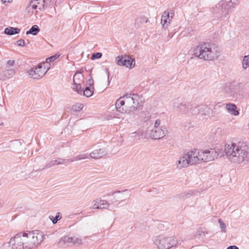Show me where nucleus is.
I'll return each instance as SVG.
<instances>
[{"mask_svg":"<svg viewBox=\"0 0 249 249\" xmlns=\"http://www.w3.org/2000/svg\"><path fill=\"white\" fill-rule=\"evenodd\" d=\"M50 219L52 220L53 224H56L57 221L60 220L62 218L60 213H57V215L53 217V216H50Z\"/></svg>","mask_w":249,"mask_h":249,"instance_id":"33","label":"nucleus"},{"mask_svg":"<svg viewBox=\"0 0 249 249\" xmlns=\"http://www.w3.org/2000/svg\"><path fill=\"white\" fill-rule=\"evenodd\" d=\"M83 105L82 104H77L72 106V109L75 111H79L83 108Z\"/></svg>","mask_w":249,"mask_h":249,"instance_id":"36","label":"nucleus"},{"mask_svg":"<svg viewBox=\"0 0 249 249\" xmlns=\"http://www.w3.org/2000/svg\"><path fill=\"white\" fill-rule=\"evenodd\" d=\"M124 191H116V192H112L107 194V196H113V199L111 200V202L112 203H117V204H120L121 202L124 200L126 198V196H125Z\"/></svg>","mask_w":249,"mask_h":249,"instance_id":"15","label":"nucleus"},{"mask_svg":"<svg viewBox=\"0 0 249 249\" xmlns=\"http://www.w3.org/2000/svg\"><path fill=\"white\" fill-rule=\"evenodd\" d=\"M199 115V106L193 107L191 106V109L190 110V115Z\"/></svg>","mask_w":249,"mask_h":249,"instance_id":"34","label":"nucleus"},{"mask_svg":"<svg viewBox=\"0 0 249 249\" xmlns=\"http://www.w3.org/2000/svg\"><path fill=\"white\" fill-rule=\"evenodd\" d=\"M227 249H239V248L236 246H230L228 247Z\"/></svg>","mask_w":249,"mask_h":249,"instance_id":"43","label":"nucleus"},{"mask_svg":"<svg viewBox=\"0 0 249 249\" xmlns=\"http://www.w3.org/2000/svg\"><path fill=\"white\" fill-rule=\"evenodd\" d=\"M139 100L140 97L136 94H126L116 101V109L122 113L129 114L136 110L141 106Z\"/></svg>","mask_w":249,"mask_h":249,"instance_id":"2","label":"nucleus"},{"mask_svg":"<svg viewBox=\"0 0 249 249\" xmlns=\"http://www.w3.org/2000/svg\"><path fill=\"white\" fill-rule=\"evenodd\" d=\"M65 162L66 160L62 159H53L49 162L46 164L44 168H49L55 165L65 164Z\"/></svg>","mask_w":249,"mask_h":249,"instance_id":"23","label":"nucleus"},{"mask_svg":"<svg viewBox=\"0 0 249 249\" xmlns=\"http://www.w3.org/2000/svg\"><path fill=\"white\" fill-rule=\"evenodd\" d=\"M191 150L180 156L175 161V166L178 169L186 168L190 165H194Z\"/></svg>","mask_w":249,"mask_h":249,"instance_id":"8","label":"nucleus"},{"mask_svg":"<svg viewBox=\"0 0 249 249\" xmlns=\"http://www.w3.org/2000/svg\"><path fill=\"white\" fill-rule=\"evenodd\" d=\"M191 109V105L187 104L180 103L177 107V110L183 114L190 115V110Z\"/></svg>","mask_w":249,"mask_h":249,"instance_id":"21","label":"nucleus"},{"mask_svg":"<svg viewBox=\"0 0 249 249\" xmlns=\"http://www.w3.org/2000/svg\"><path fill=\"white\" fill-rule=\"evenodd\" d=\"M240 1V0H221L211 11L221 18H226L231 12L232 9L239 3Z\"/></svg>","mask_w":249,"mask_h":249,"instance_id":"4","label":"nucleus"},{"mask_svg":"<svg viewBox=\"0 0 249 249\" xmlns=\"http://www.w3.org/2000/svg\"><path fill=\"white\" fill-rule=\"evenodd\" d=\"M194 165L205 162L204 152L203 150H191Z\"/></svg>","mask_w":249,"mask_h":249,"instance_id":"12","label":"nucleus"},{"mask_svg":"<svg viewBox=\"0 0 249 249\" xmlns=\"http://www.w3.org/2000/svg\"><path fill=\"white\" fill-rule=\"evenodd\" d=\"M117 65L121 66H125L130 69H132L135 65V60L134 58L127 55L118 56L116 58Z\"/></svg>","mask_w":249,"mask_h":249,"instance_id":"10","label":"nucleus"},{"mask_svg":"<svg viewBox=\"0 0 249 249\" xmlns=\"http://www.w3.org/2000/svg\"><path fill=\"white\" fill-rule=\"evenodd\" d=\"M45 64V63H40L37 66L31 69L28 71L29 75L34 79H39L42 77L49 69V68L46 69Z\"/></svg>","mask_w":249,"mask_h":249,"instance_id":"9","label":"nucleus"},{"mask_svg":"<svg viewBox=\"0 0 249 249\" xmlns=\"http://www.w3.org/2000/svg\"><path fill=\"white\" fill-rule=\"evenodd\" d=\"M222 155L223 152L219 149L207 150V162L213 161L218 157H221Z\"/></svg>","mask_w":249,"mask_h":249,"instance_id":"16","label":"nucleus"},{"mask_svg":"<svg viewBox=\"0 0 249 249\" xmlns=\"http://www.w3.org/2000/svg\"><path fill=\"white\" fill-rule=\"evenodd\" d=\"M15 74V70L14 69H9L6 67L4 75L7 78L13 76Z\"/></svg>","mask_w":249,"mask_h":249,"instance_id":"31","label":"nucleus"},{"mask_svg":"<svg viewBox=\"0 0 249 249\" xmlns=\"http://www.w3.org/2000/svg\"><path fill=\"white\" fill-rule=\"evenodd\" d=\"M107 77H108V78H109V73H108Z\"/></svg>","mask_w":249,"mask_h":249,"instance_id":"46","label":"nucleus"},{"mask_svg":"<svg viewBox=\"0 0 249 249\" xmlns=\"http://www.w3.org/2000/svg\"><path fill=\"white\" fill-rule=\"evenodd\" d=\"M225 107L228 112L232 115L237 116L239 114V111L237 110L236 105L233 104H227Z\"/></svg>","mask_w":249,"mask_h":249,"instance_id":"22","label":"nucleus"},{"mask_svg":"<svg viewBox=\"0 0 249 249\" xmlns=\"http://www.w3.org/2000/svg\"><path fill=\"white\" fill-rule=\"evenodd\" d=\"M14 64H15L14 60H9L7 62V67H8V66H13Z\"/></svg>","mask_w":249,"mask_h":249,"instance_id":"42","label":"nucleus"},{"mask_svg":"<svg viewBox=\"0 0 249 249\" xmlns=\"http://www.w3.org/2000/svg\"><path fill=\"white\" fill-rule=\"evenodd\" d=\"M161 127H165V126L163 125H161V121L160 119L157 120L154 123L153 128H159Z\"/></svg>","mask_w":249,"mask_h":249,"instance_id":"39","label":"nucleus"},{"mask_svg":"<svg viewBox=\"0 0 249 249\" xmlns=\"http://www.w3.org/2000/svg\"><path fill=\"white\" fill-rule=\"evenodd\" d=\"M219 47L213 43H203L198 45L194 50V54L197 57L206 61L217 59L220 55Z\"/></svg>","mask_w":249,"mask_h":249,"instance_id":"3","label":"nucleus"},{"mask_svg":"<svg viewBox=\"0 0 249 249\" xmlns=\"http://www.w3.org/2000/svg\"><path fill=\"white\" fill-rule=\"evenodd\" d=\"M64 241L69 243H72L74 245H80L82 244V240L80 237L73 236H66L64 237Z\"/></svg>","mask_w":249,"mask_h":249,"instance_id":"24","label":"nucleus"},{"mask_svg":"<svg viewBox=\"0 0 249 249\" xmlns=\"http://www.w3.org/2000/svg\"><path fill=\"white\" fill-rule=\"evenodd\" d=\"M102 56V54L101 53H92L91 59L94 60L95 59L100 58Z\"/></svg>","mask_w":249,"mask_h":249,"instance_id":"38","label":"nucleus"},{"mask_svg":"<svg viewBox=\"0 0 249 249\" xmlns=\"http://www.w3.org/2000/svg\"><path fill=\"white\" fill-rule=\"evenodd\" d=\"M130 137L133 139L134 141L137 142L140 141L141 139L147 138L144 132L142 130H138L134 132L131 133L129 135Z\"/></svg>","mask_w":249,"mask_h":249,"instance_id":"20","label":"nucleus"},{"mask_svg":"<svg viewBox=\"0 0 249 249\" xmlns=\"http://www.w3.org/2000/svg\"><path fill=\"white\" fill-rule=\"evenodd\" d=\"M45 3V0H31L28 7H31L34 10L38 8L39 10L42 11L44 8Z\"/></svg>","mask_w":249,"mask_h":249,"instance_id":"19","label":"nucleus"},{"mask_svg":"<svg viewBox=\"0 0 249 249\" xmlns=\"http://www.w3.org/2000/svg\"><path fill=\"white\" fill-rule=\"evenodd\" d=\"M218 222L219 223V224L220 225V228L221 230L222 231L226 232V224L223 222V221L221 219H218Z\"/></svg>","mask_w":249,"mask_h":249,"instance_id":"37","label":"nucleus"},{"mask_svg":"<svg viewBox=\"0 0 249 249\" xmlns=\"http://www.w3.org/2000/svg\"><path fill=\"white\" fill-rule=\"evenodd\" d=\"M167 133L166 127H161L153 128L150 132L149 137L154 140H159L162 138Z\"/></svg>","mask_w":249,"mask_h":249,"instance_id":"13","label":"nucleus"},{"mask_svg":"<svg viewBox=\"0 0 249 249\" xmlns=\"http://www.w3.org/2000/svg\"><path fill=\"white\" fill-rule=\"evenodd\" d=\"M193 193H194V192L192 191H190L189 192H184V193L180 194L178 196V197L180 199H186L187 198L190 197L193 194Z\"/></svg>","mask_w":249,"mask_h":249,"instance_id":"32","label":"nucleus"},{"mask_svg":"<svg viewBox=\"0 0 249 249\" xmlns=\"http://www.w3.org/2000/svg\"><path fill=\"white\" fill-rule=\"evenodd\" d=\"M89 155L88 153H82L73 157L71 159L69 160L68 161L70 162H72L74 161L83 160L86 159H89Z\"/></svg>","mask_w":249,"mask_h":249,"instance_id":"26","label":"nucleus"},{"mask_svg":"<svg viewBox=\"0 0 249 249\" xmlns=\"http://www.w3.org/2000/svg\"><path fill=\"white\" fill-rule=\"evenodd\" d=\"M154 244L158 249H170L176 247L178 240L176 236L160 234L153 238Z\"/></svg>","mask_w":249,"mask_h":249,"instance_id":"5","label":"nucleus"},{"mask_svg":"<svg viewBox=\"0 0 249 249\" xmlns=\"http://www.w3.org/2000/svg\"><path fill=\"white\" fill-rule=\"evenodd\" d=\"M242 66L244 70L249 68V55L244 56L242 62Z\"/></svg>","mask_w":249,"mask_h":249,"instance_id":"30","label":"nucleus"},{"mask_svg":"<svg viewBox=\"0 0 249 249\" xmlns=\"http://www.w3.org/2000/svg\"><path fill=\"white\" fill-rule=\"evenodd\" d=\"M204 158H205V162H207V150H204Z\"/></svg>","mask_w":249,"mask_h":249,"instance_id":"45","label":"nucleus"},{"mask_svg":"<svg viewBox=\"0 0 249 249\" xmlns=\"http://www.w3.org/2000/svg\"><path fill=\"white\" fill-rule=\"evenodd\" d=\"M224 151L227 158L231 162L241 164L249 161V147L244 142L226 143Z\"/></svg>","mask_w":249,"mask_h":249,"instance_id":"1","label":"nucleus"},{"mask_svg":"<svg viewBox=\"0 0 249 249\" xmlns=\"http://www.w3.org/2000/svg\"><path fill=\"white\" fill-rule=\"evenodd\" d=\"M23 232L28 245V249H33L43 241V233L39 231H27Z\"/></svg>","mask_w":249,"mask_h":249,"instance_id":"6","label":"nucleus"},{"mask_svg":"<svg viewBox=\"0 0 249 249\" xmlns=\"http://www.w3.org/2000/svg\"><path fill=\"white\" fill-rule=\"evenodd\" d=\"M39 32V29L37 25H34L31 28L26 32V35L32 34L34 36L36 35Z\"/></svg>","mask_w":249,"mask_h":249,"instance_id":"29","label":"nucleus"},{"mask_svg":"<svg viewBox=\"0 0 249 249\" xmlns=\"http://www.w3.org/2000/svg\"><path fill=\"white\" fill-rule=\"evenodd\" d=\"M60 56V54L56 53L55 54L50 56L46 60V63H49L53 62Z\"/></svg>","mask_w":249,"mask_h":249,"instance_id":"35","label":"nucleus"},{"mask_svg":"<svg viewBox=\"0 0 249 249\" xmlns=\"http://www.w3.org/2000/svg\"><path fill=\"white\" fill-rule=\"evenodd\" d=\"M107 151L104 148L95 149L89 154V157L94 159H99L107 155Z\"/></svg>","mask_w":249,"mask_h":249,"instance_id":"18","label":"nucleus"},{"mask_svg":"<svg viewBox=\"0 0 249 249\" xmlns=\"http://www.w3.org/2000/svg\"><path fill=\"white\" fill-rule=\"evenodd\" d=\"M9 244L13 249H28V245L23 232H19L12 237Z\"/></svg>","mask_w":249,"mask_h":249,"instance_id":"7","label":"nucleus"},{"mask_svg":"<svg viewBox=\"0 0 249 249\" xmlns=\"http://www.w3.org/2000/svg\"><path fill=\"white\" fill-rule=\"evenodd\" d=\"M93 205L92 209H107L109 207V203L105 200L97 199L92 201Z\"/></svg>","mask_w":249,"mask_h":249,"instance_id":"17","label":"nucleus"},{"mask_svg":"<svg viewBox=\"0 0 249 249\" xmlns=\"http://www.w3.org/2000/svg\"><path fill=\"white\" fill-rule=\"evenodd\" d=\"M210 109L207 106L204 105L199 106V115L202 117L207 115L209 114Z\"/></svg>","mask_w":249,"mask_h":249,"instance_id":"25","label":"nucleus"},{"mask_svg":"<svg viewBox=\"0 0 249 249\" xmlns=\"http://www.w3.org/2000/svg\"><path fill=\"white\" fill-rule=\"evenodd\" d=\"M82 93L81 95H83L87 97H89L92 95L93 93V87H87L84 90V88L82 87Z\"/></svg>","mask_w":249,"mask_h":249,"instance_id":"28","label":"nucleus"},{"mask_svg":"<svg viewBox=\"0 0 249 249\" xmlns=\"http://www.w3.org/2000/svg\"><path fill=\"white\" fill-rule=\"evenodd\" d=\"M13 0H1V1L3 4L6 3H12Z\"/></svg>","mask_w":249,"mask_h":249,"instance_id":"44","label":"nucleus"},{"mask_svg":"<svg viewBox=\"0 0 249 249\" xmlns=\"http://www.w3.org/2000/svg\"><path fill=\"white\" fill-rule=\"evenodd\" d=\"M16 44L20 47H24L25 46L24 40L23 39L18 40L16 42Z\"/></svg>","mask_w":249,"mask_h":249,"instance_id":"40","label":"nucleus"},{"mask_svg":"<svg viewBox=\"0 0 249 249\" xmlns=\"http://www.w3.org/2000/svg\"><path fill=\"white\" fill-rule=\"evenodd\" d=\"M174 16V13L170 12L169 11H165L161 18V24L163 28H167L172 20Z\"/></svg>","mask_w":249,"mask_h":249,"instance_id":"14","label":"nucleus"},{"mask_svg":"<svg viewBox=\"0 0 249 249\" xmlns=\"http://www.w3.org/2000/svg\"><path fill=\"white\" fill-rule=\"evenodd\" d=\"M20 29L18 28H15L12 27H9L6 28L4 30V33L8 35H14L19 33Z\"/></svg>","mask_w":249,"mask_h":249,"instance_id":"27","label":"nucleus"},{"mask_svg":"<svg viewBox=\"0 0 249 249\" xmlns=\"http://www.w3.org/2000/svg\"><path fill=\"white\" fill-rule=\"evenodd\" d=\"M73 86L72 89L79 94L82 93V85H84V76L81 71L76 72L73 78Z\"/></svg>","mask_w":249,"mask_h":249,"instance_id":"11","label":"nucleus"},{"mask_svg":"<svg viewBox=\"0 0 249 249\" xmlns=\"http://www.w3.org/2000/svg\"><path fill=\"white\" fill-rule=\"evenodd\" d=\"M88 83L89 85L88 87H93L94 82L92 78L89 79Z\"/></svg>","mask_w":249,"mask_h":249,"instance_id":"41","label":"nucleus"}]
</instances>
